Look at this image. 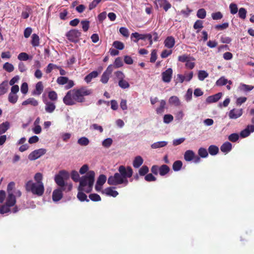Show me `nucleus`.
<instances>
[{
  "mask_svg": "<svg viewBox=\"0 0 254 254\" xmlns=\"http://www.w3.org/2000/svg\"><path fill=\"white\" fill-rule=\"evenodd\" d=\"M92 91L85 86L68 91L63 98L64 103L67 106H72L76 102L83 103L85 101V96L91 94Z\"/></svg>",
  "mask_w": 254,
  "mask_h": 254,
  "instance_id": "nucleus-1",
  "label": "nucleus"
},
{
  "mask_svg": "<svg viewBox=\"0 0 254 254\" xmlns=\"http://www.w3.org/2000/svg\"><path fill=\"white\" fill-rule=\"evenodd\" d=\"M95 173L93 171H89L86 175L82 176L79 180V186L78 190H84L87 193H89L92 189L94 182Z\"/></svg>",
  "mask_w": 254,
  "mask_h": 254,
  "instance_id": "nucleus-2",
  "label": "nucleus"
},
{
  "mask_svg": "<svg viewBox=\"0 0 254 254\" xmlns=\"http://www.w3.org/2000/svg\"><path fill=\"white\" fill-rule=\"evenodd\" d=\"M16 196L13 193H8L4 204L0 207V213L2 214L7 213H16L19 211L18 206L16 205Z\"/></svg>",
  "mask_w": 254,
  "mask_h": 254,
  "instance_id": "nucleus-3",
  "label": "nucleus"
},
{
  "mask_svg": "<svg viewBox=\"0 0 254 254\" xmlns=\"http://www.w3.org/2000/svg\"><path fill=\"white\" fill-rule=\"evenodd\" d=\"M69 176L68 173L65 170L60 171L59 174L55 177V181L56 184L61 187L60 189L64 190L69 191L72 189V185H67L65 184L64 178H67Z\"/></svg>",
  "mask_w": 254,
  "mask_h": 254,
  "instance_id": "nucleus-4",
  "label": "nucleus"
},
{
  "mask_svg": "<svg viewBox=\"0 0 254 254\" xmlns=\"http://www.w3.org/2000/svg\"><path fill=\"white\" fill-rule=\"evenodd\" d=\"M25 189L26 191H31L33 194L38 196L42 195L45 190L43 184H38L32 181H29L26 183Z\"/></svg>",
  "mask_w": 254,
  "mask_h": 254,
  "instance_id": "nucleus-5",
  "label": "nucleus"
},
{
  "mask_svg": "<svg viewBox=\"0 0 254 254\" xmlns=\"http://www.w3.org/2000/svg\"><path fill=\"white\" fill-rule=\"evenodd\" d=\"M119 173L120 174V176L124 179L126 182V185L128 184V178H130L133 174V170L130 166L126 167L123 165H121L119 167L118 169Z\"/></svg>",
  "mask_w": 254,
  "mask_h": 254,
  "instance_id": "nucleus-6",
  "label": "nucleus"
},
{
  "mask_svg": "<svg viewBox=\"0 0 254 254\" xmlns=\"http://www.w3.org/2000/svg\"><path fill=\"white\" fill-rule=\"evenodd\" d=\"M108 184L111 186H117L119 185L125 184L126 185V182L120 176L119 173H116L113 176H111L108 178L107 181Z\"/></svg>",
  "mask_w": 254,
  "mask_h": 254,
  "instance_id": "nucleus-7",
  "label": "nucleus"
},
{
  "mask_svg": "<svg viewBox=\"0 0 254 254\" xmlns=\"http://www.w3.org/2000/svg\"><path fill=\"white\" fill-rule=\"evenodd\" d=\"M81 35V32L77 29H71L66 33L67 39L71 42L76 43L78 42L79 38Z\"/></svg>",
  "mask_w": 254,
  "mask_h": 254,
  "instance_id": "nucleus-8",
  "label": "nucleus"
},
{
  "mask_svg": "<svg viewBox=\"0 0 254 254\" xmlns=\"http://www.w3.org/2000/svg\"><path fill=\"white\" fill-rule=\"evenodd\" d=\"M46 153V150L44 148L35 150L28 155V159L31 161L35 160L44 155Z\"/></svg>",
  "mask_w": 254,
  "mask_h": 254,
  "instance_id": "nucleus-9",
  "label": "nucleus"
},
{
  "mask_svg": "<svg viewBox=\"0 0 254 254\" xmlns=\"http://www.w3.org/2000/svg\"><path fill=\"white\" fill-rule=\"evenodd\" d=\"M154 4L156 5V8L158 7L163 8L165 11L168 10L171 7V4L167 0H155Z\"/></svg>",
  "mask_w": 254,
  "mask_h": 254,
  "instance_id": "nucleus-10",
  "label": "nucleus"
},
{
  "mask_svg": "<svg viewBox=\"0 0 254 254\" xmlns=\"http://www.w3.org/2000/svg\"><path fill=\"white\" fill-rule=\"evenodd\" d=\"M243 113L242 109H233L231 110L228 114L230 119H237L240 117Z\"/></svg>",
  "mask_w": 254,
  "mask_h": 254,
  "instance_id": "nucleus-11",
  "label": "nucleus"
},
{
  "mask_svg": "<svg viewBox=\"0 0 254 254\" xmlns=\"http://www.w3.org/2000/svg\"><path fill=\"white\" fill-rule=\"evenodd\" d=\"M173 74V70L169 68L162 73V79L164 82L169 83L171 81Z\"/></svg>",
  "mask_w": 254,
  "mask_h": 254,
  "instance_id": "nucleus-12",
  "label": "nucleus"
},
{
  "mask_svg": "<svg viewBox=\"0 0 254 254\" xmlns=\"http://www.w3.org/2000/svg\"><path fill=\"white\" fill-rule=\"evenodd\" d=\"M63 191L64 190L62 189H57L53 191L52 199L54 202H57L62 198L63 196Z\"/></svg>",
  "mask_w": 254,
  "mask_h": 254,
  "instance_id": "nucleus-13",
  "label": "nucleus"
},
{
  "mask_svg": "<svg viewBox=\"0 0 254 254\" xmlns=\"http://www.w3.org/2000/svg\"><path fill=\"white\" fill-rule=\"evenodd\" d=\"M164 46L167 48H172L175 44V39L172 36L167 37L164 42Z\"/></svg>",
  "mask_w": 254,
  "mask_h": 254,
  "instance_id": "nucleus-14",
  "label": "nucleus"
},
{
  "mask_svg": "<svg viewBox=\"0 0 254 254\" xmlns=\"http://www.w3.org/2000/svg\"><path fill=\"white\" fill-rule=\"evenodd\" d=\"M45 104V110L47 113H52L55 110L56 105L53 102L47 101L44 102Z\"/></svg>",
  "mask_w": 254,
  "mask_h": 254,
  "instance_id": "nucleus-15",
  "label": "nucleus"
},
{
  "mask_svg": "<svg viewBox=\"0 0 254 254\" xmlns=\"http://www.w3.org/2000/svg\"><path fill=\"white\" fill-rule=\"evenodd\" d=\"M44 90V86L42 81H39L35 86V89L33 91L32 95H40Z\"/></svg>",
  "mask_w": 254,
  "mask_h": 254,
  "instance_id": "nucleus-16",
  "label": "nucleus"
},
{
  "mask_svg": "<svg viewBox=\"0 0 254 254\" xmlns=\"http://www.w3.org/2000/svg\"><path fill=\"white\" fill-rule=\"evenodd\" d=\"M9 88L8 81L4 80L0 84V96L4 95L8 91Z\"/></svg>",
  "mask_w": 254,
  "mask_h": 254,
  "instance_id": "nucleus-17",
  "label": "nucleus"
},
{
  "mask_svg": "<svg viewBox=\"0 0 254 254\" xmlns=\"http://www.w3.org/2000/svg\"><path fill=\"white\" fill-rule=\"evenodd\" d=\"M222 93H218L215 95L210 96L206 99V101L208 103H214L218 101L221 97Z\"/></svg>",
  "mask_w": 254,
  "mask_h": 254,
  "instance_id": "nucleus-18",
  "label": "nucleus"
},
{
  "mask_svg": "<svg viewBox=\"0 0 254 254\" xmlns=\"http://www.w3.org/2000/svg\"><path fill=\"white\" fill-rule=\"evenodd\" d=\"M195 157V153L192 150H188L185 152L184 159L186 161H190Z\"/></svg>",
  "mask_w": 254,
  "mask_h": 254,
  "instance_id": "nucleus-19",
  "label": "nucleus"
},
{
  "mask_svg": "<svg viewBox=\"0 0 254 254\" xmlns=\"http://www.w3.org/2000/svg\"><path fill=\"white\" fill-rule=\"evenodd\" d=\"M114 189L115 188L112 187L107 188L104 190V192L107 195L112 196L114 197H116L119 193L117 191L114 190Z\"/></svg>",
  "mask_w": 254,
  "mask_h": 254,
  "instance_id": "nucleus-20",
  "label": "nucleus"
},
{
  "mask_svg": "<svg viewBox=\"0 0 254 254\" xmlns=\"http://www.w3.org/2000/svg\"><path fill=\"white\" fill-rule=\"evenodd\" d=\"M143 163V159L140 156L134 158L132 165L134 168H138Z\"/></svg>",
  "mask_w": 254,
  "mask_h": 254,
  "instance_id": "nucleus-21",
  "label": "nucleus"
},
{
  "mask_svg": "<svg viewBox=\"0 0 254 254\" xmlns=\"http://www.w3.org/2000/svg\"><path fill=\"white\" fill-rule=\"evenodd\" d=\"M232 149V144L229 142H225L220 147V150L224 153H228Z\"/></svg>",
  "mask_w": 254,
  "mask_h": 254,
  "instance_id": "nucleus-22",
  "label": "nucleus"
},
{
  "mask_svg": "<svg viewBox=\"0 0 254 254\" xmlns=\"http://www.w3.org/2000/svg\"><path fill=\"white\" fill-rule=\"evenodd\" d=\"M170 170L167 165H162L159 167V173L160 175L163 176L167 174Z\"/></svg>",
  "mask_w": 254,
  "mask_h": 254,
  "instance_id": "nucleus-23",
  "label": "nucleus"
},
{
  "mask_svg": "<svg viewBox=\"0 0 254 254\" xmlns=\"http://www.w3.org/2000/svg\"><path fill=\"white\" fill-rule=\"evenodd\" d=\"M98 75V72L97 71H93L87 75L85 77L84 80L87 83H89L93 78L97 77Z\"/></svg>",
  "mask_w": 254,
  "mask_h": 254,
  "instance_id": "nucleus-24",
  "label": "nucleus"
},
{
  "mask_svg": "<svg viewBox=\"0 0 254 254\" xmlns=\"http://www.w3.org/2000/svg\"><path fill=\"white\" fill-rule=\"evenodd\" d=\"M169 103L175 106H179L181 104L179 98L176 96H171L169 99Z\"/></svg>",
  "mask_w": 254,
  "mask_h": 254,
  "instance_id": "nucleus-25",
  "label": "nucleus"
},
{
  "mask_svg": "<svg viewBox=\"0 0 254 254\" xmlns=\"http://www.w3.org/2000/svg\"><path fill=\"white\" fill-rule=\"evenodd\" d=\"M227 83L229 84H232V82L231 80L228 81L227 79L225 78L224 77H220L218 80L216 82V85L217 86H223L225 85Z\"/></svg>",
  "mask_w": 254,
  "mask_h": 254,
  "instance_id": "nucleus-26",
  "label": "nucleus"
},
{
  "mask_svg": "<svg viewBox=\"0 0 254 254\" xmlns=\"http://www.w3.org/2000/svg\"><path fill=\"white\" fill-rule=\"evenodd\" d=\"M168 144V142L165 141H158L153 143L151 147L153 149H157L166 146Z\"/></svg>",
  "mask_w": 254,
  "mask_h": 254,
  "instance_id": "nucleus-27",
  "label": "nucleus"
},
{
  "mask_svg": "<svg viewBox=\"0 0 254 254\" xmlns=\"http://www.w3.org/2000/svg\"><path fill=\"white\" fill-rule=\"evenodd\" d=\"M30 104L33 106H37L38 105V101L33 98H30L26 100L23 101L22 103V105H27Z\"/></svg>",
  "mask_w": 254,
  "mask_h": 254,
  "instance_id": "nucleus-28",
  "label": "nucleus"
},
{
  "mask_svg": "<svg viewBox=\"0 0 254 254\" xmlns=\"http://www.w3.org/2000/svg\"><path fill=\"white\" fill-rule=\"evenodd\" d=\"M254 87L252 85H247L244 83H241L239 86V89L244 92H249L252 90Z\"/></svg>",
  "mask_w": 254,
  "mask_h": 254,
  "instance_id": "nucleus-29",
  "label": "nucleus"
},
{
  "mask_svg": "<svg viewBox=\"0 0 254 254\" xmlns=\"http://www.w3.org/2000/svg\"><path fill=\"white\" fill-rule=\"evenodd\" d=\"M39 37L36 34H33L32 35L31 44L34 47H38L39 45Z\"/></svg>",
  "mask_w": 254,
  "mask_h": 254,
  "instance_id": "nucleus-30",
  "label": "nucleus"
},
{
  "mask_svg": "<svg viewBox=\"0 0 254 254\" xmlns=\"http://www.w3.org/2000/svg\"><path fill=\"white\" fill-rule=\"evenodd\" d=\"M9 127L8 122H4L0 125V135L5 132Z\"/></svg>",
  "mask_w": 254,
  "mask_h": 254,
  "instance_id": "nucleus-31",
  "label": "nucleus"
},
{
  "mask_svg": "<svg viewBox=\"0 0 254 254\" xmlns=\"http://www.w3.org/2000/svg\"><path fill=\"white\" fill-rule=\"evenodd\" d=\"M182 166V162L180 160H177L174 162L172 168L174 171H179L181 169Z\"/></svg>",
  "mask_w": 254,
  "mask_h": 254,
  "instance_id": "nucleus-32",
  "label": "nucleus"
},
{
  "mask_svg": "<svg viewBox=\"0 0 254 254\" xmlns=\"http://www.w3.org/2000/svg\"><path fill=\"white\" fill-rule=\"evenodd\" d=\"M77 197L81 201H89V200L87 197V195L83 192V191L78 190V192L77 195Z\"/></svg>",
  "mask_w": 254,
  "mask_h": 254,
  "instance_id": "nucleus-33",
  "label": "nucleus"
},
{
  "mask_svg": "<svg viewBox=\"0 0 254 254\" xmlns=\"http://www.w3.org/2000/svg\"><path fill=\"white\" fill-rule=\"evenodd\" d=\"M208 150L210 155H215L218 153L219 148L215 145H211L208 147Z\"/></svg>",
  "mask_w": 254,
  "mask_h": 254,
  "instance_id": "nucleus-34",
  "label": "nucleus"
},
{
  "mask_svg": "<svg viewBox=\"0 0 254 254\" xmlns=\"http://www.w3.org/2000/svg\"><path fill=\"white\" fill-rule=\"evenodd\" d=\"M17 58L20 61H26L29 59H32V57H29L26 53L22 52L18 55Z\"/></svg>",
  "mask_w": 254,
  "mask_h": 254,
  "instance_id": "nucleus-35",
  "label": "nucleus"
},
{
  "mask_svg": "<svg viewBox=\"0 0 254 254\" xmlns=\"http://www.w3.org/2000/svg\"><path fill=\"white\" fill-rule=\"evenodd\" d=\"M18 98V97L16 94L10 93L8 96V100L10 103L15 104L17 101Z\"/></svg>",
  "mask_w": 254,
  "mask_h": 254,
  "instance_id": "nucleus-36",
  "label": "nucleus"
},
{
  "mask_svg": "<svg viewBox=\"0 0 254 254\" xmlns=\"http://www.w3.org/2000/svg\"><path fill=\"white\" fill-rule=\"evenodd\" d=\"M3 68L8 72H11L14 70V67L12 64L6 62L3 65Z\"/></svg>",
  "mask_w": 254,
  "mask_h": 254,
  "instance_id": "nucleus-37",
  "label": "nucleus"
},
{
  "mask_svg": "<svg viewBox=\"0 0 254 254\" xmlns=\"http://www.w3.org/2000/svg\"><path fill=\"white\" fill-rule=\"evenodd\" d=\"M190 59L193 60V57H191L190 55H186V54H185V55H183L182 56H180L178 57V61L181 62H182V63H185V62L186 63Z\"/></svg>",
  "mask_w": 254,
  "mask_h": 254,
  "instance_id": "nucleus-38",
  "label": "nucleus"
},
{
  "mask_svg": "<svg viewBox=\"0 0 254 254\" xmlns=\"http://www.w3.org/2000/svg\"><path fill=\"white\" fill-rule=\"evenodd\" d=\"M106 180L107 178L105 175H100L98 178L96 184L97 185L102 186L105 184V183L106 181Z\"/></svg>",
  "mask_w": 254,
  "mask_h": 254,
  "instance_id": "nucleus-39",
  "label": "nucleus"
},
{
  "mask_svg": "<svg viewBox=\"0 0 254 254\" xmlns=\"http://www.w3.org/2000/svg\"><path fill=\"white\" fill-rule=\"evenodd\" d=\"M196 16L198 18L200 19H204L206 16V11L204 8L199 9L196 13Z\"/></svg>",
  "mask_w": 254,
  "mask_h": 254,
  "instance_id": "nucleus-40",
  "label": "nucleus"
},
{
  "mask_svg": "<svg viewBox=\"0 0 254 254\" xmlns=\"http://www.w3.org/2000/svg\"><path fill=\"white\" fill-rule=\"evenodd\" d=\"M198 154L201 158H206L208 155L207 150L203 147H200L199 148L198 150Z\"/></svg>",
  "mask_w": 254,
  "mask_h": 254,
  "instance_id": "nucleus-41",
  "label": "nucleus"
},
{
  "mask_svg": "<svg viewBox=\"0 0 254 254\" xmlns=\"http://www.w3.org/2000/svg\"><path fill=\"white\" fill-rule=\"evenodd\" d=\"M208 76V74L205 70H199L198 72V78L200 81L204 80V79Z\"/></svg>",
  "mask_w": 254,
  "mask_h": 254,
  "instance_id": "nucleus-42",
  "label": "nucleus"
},
{
  "mask_svg": "<svg viewBox=\"0 0 254 254\" xmlns=\"http://www.w3.org/2000/svg\"><path fill=\"white\" fill-rule=\"evenodd\" d=\"M77 143L81 146H86L89 143V140L86 137H82L78 139Z\"/></svg>",
  "mask_w": 254,
  "mask_h": 254,
  "instance_id": "nucleus-43",
  "label": "nucleus"
},
{
  "mask_svg": "<svg viewBox=\"0 0 254 254\" xmlns=\"http://www.w3.org/2000/svg\"><path fill=\"white\" fill-rule=\"evenodd\" d=\"M119 86L122 89H127L129 87V84L127 81L122 79V80H119Z\"/></svg>",
  "mask_w": 254,
  "mask_h": 254,
  "instance_id": "nucleus-44",
  "label": "nucleus"
},
{
  "mask_svg": "<svg viewBox=\"0 0 254 254\" xmlns=\"http://www.w3.org/2000/svg\"><path fill=\"white\" fill-rule=\"evenodd\" d=\"M203 27V22L200 20H197L193 25V28L194 29H198L196 32L197 33L199 32Z\"/></svg>",
  "mask_w": 254,
  "mask_h": 254,
  "instance_id": "nucleus-45",
  "label": "nucleus"
},
{
  "mask_svg": "<svg viewBox=\"0 0 254 254\" xmlns=\"http://www.w3.org/2000/svg\"><path fill=\"white\" fill-rule=\"evenodd\" d=\"M149 172V168L148 167L144 165L142 166L138 171L139 175L141 176H145Z\"/></svg>",
  "mask_w": 254,
  "mask_h": 254,
  "instance_id": "nucleus-46",
  "label": "nucleus"
},
{
  "mask_svg": "<svg viewBox=\"0 0 254 254\" xmlns=\"http://www.w3.org/2000/svg\"><path fill=\"white\" fill-rule=\"evenodd\" d=\"M31 11V9L29 6H26L25 8V10L23 11L21 13V17L23 19H27L29 16V13Z\"/></svg>",
  "mask_w": 254,
  "mask_h": 254,
  "instance_id": "nucleus-47",
  "label": "nucleus"
},
{
  "mask_svg": "<svg viewBox=\"0 0 254 254\" xmlns=\"http://www.w3.org/2000/svg\"><path fill=\"white\" fill-rule=\"evenodd\" d=\"M166 105V102L164 100L160 101V106L156 109V112L157 114H161L163 112L165 106Z\"/></svg>",
  "mask_w": 254,
  "mask_h": 254,
  "instance_id": "nucleus-48",
  "label": "nucleus"
},
{
  "mask_svg": "<svg viewBox=\"0 0 254 254\" xmlns=\"http://www.w3.org/2000/svg\"><path fill=\"white\" fill-rule=\"evenodd\" d=\"M113 46L117 49L122 50L124 49V44L122 42L115 41L113 42Z\"/></svg>",
  "mask_w": 254,
  "mask_h": 254,
  "instance_id": "nucleus-49",
  "label": "nucleus"
},
{
  "mask_svg": "<svg viewBox=\"0 0 254 254\" xmlns=\"http://www.w3.org/2000/svg\"><path fill=\"white\" fill-rule=\"evenodd\" d=\"M68 78L65 76H60L57 78V82L60 85H64L67 83Z\"/></svg>",
  "mask_w": 254,
  "mask_h": 254,
  "instance_id": "nucleus-50",
  "label": "nucleus"
},
{
  "mask_svg": "<svg viewBox=\"0 0 254 254\" xmlns=\"http://www.w3.org/2000/svg\"><path fill=\"white\" fill-rule=\"evenodd\" d=\"M194 61H195V59L194 58H193V60L190 59L189 60H188V62H187L186 63L185 65H186V68L190 69H193L195 66V63L194 62Z\"/></svg>",
  "mask_w": 254,
  "mask_h": 254,
  "instance_id": "nucleus-51",
  "label": "nucleus"
},
{
  "mask_svg": "<svg viewBox=\"0 0 254 254\" xmlns=\"http://www.w3.org/2000/svg\"><path fill=\"white\" fill-rule=\"evenodd\" d=\"M247 11L244 7H241L239 10V16L242 19H245L246 17Z\"/></svg>",
  "mask_w": 254,
  "mask_h": 254,
  "instance_id": "nucleus-52",
  "label": "nucleus"
},
{
  "mask_svg": "<svg viewBox=\"0 0 254 254\" xmlns=\"http://www.w3.org/2000/svg\"><path fill=\"white\" fill-rule=\"evenodd\" d=\"M49 98L53 101H56L58 99V95L55 91H51L48 93Z\"/></svg>",
  "mask_w": 254,
  "mask_h": 254,
  "instance_id": "nucleus-53",
  "label": "nucleus"
},
{
  "mask_svg": "<svg viewBox=\"0 0 254 254\" xmlns=\"http://www.w3.org/2000/svg\"><path fill=\"white\" fill-rule=\"evenodd\" d=\"M43 175L41 173H37L34 176V180L38 184H43L42 183Z\"/></svg>",
  "mask_w": 254,
  "mask_h": 254,
  "instance_id": "nucleus-54",
  "label": "nucleus"
},
{
  "mask_svg": "<svg viewBox=\"0 0 254 254\" xmlns=\"http://www.w3.org/2000/svg\"><path fill=\"white\" fill-rule=\"evenodd\" d=\"M229 27V23L225 22L222 24H217L215 26V28L218 30H223Z\"/></svg>",
  "mask_w": 254,
  "mask_h": 254,
  "instance_id": "nucleus-55",
  "label": "nucleus"
},
{
  "mask_svg": "<svg viewBox=\"0 0 254 254\" xmlns=\"http://www.w3.org/2000/svg\"><path fill=\"white\" fill-rule=\"evenodd\" d=\"M89 197L93 201H99L101 200L100 196L97 193H91Z\"/></svg>",
  "mask_w": 254,
  "mask_h": 254,
  "instance_id": "nucleus-56",
  "label": "nucleus"
},
{
  "mask_svg": "<svg viewBox=\"0 0 254 254\" xmlns=\"http://www.w3.org/2000/svg\"><path fill=\"white\" fill-rule=\"evenodd\" d=\"M71 178L75 182H79L80 180L79 175L76 171H72L71 172Z\"/></svg>",
  "mask_w": 254,
  "mask_h": 254,
  "instance_id": "nucleus-57",
  "label": "nucleus"
},
{
  "mask_svg": "<svg viewBox=\"0 0 254 254\" xmlns=\"http://www.w3.org/2000/svg\"><path fill=\"white\" fill-rule=\"evenodd\" d=\"M120 33L124 37L127 38L129 36V31L128 30L124 27H122L120 28L119 30Z\"/></svg>",
  "mask_w": 254,
  "mask_h": 254,
  "instance_id": "nucleus-58",
  "label": "nucleus"
},
{
  "mask_svg": "<svg viewBox=\"0 0 254 254\" xmlns=\"http://www.w3.org/2000/svg\"><path fill=\"white\" fill-rule=\"evenodd\" d=\"M110 75L106 73V72H103L101 76L100 81L103 83L106 84L108 82Z\"/></svg>",
  "mask_w": 254,
  "mask_h": 254,
  "instance_id": "nucleus-59",
  "label": "nucleus"
},
{
  "mask_svg": "<svg viewBox=\"0 0 254 254\" xmlns=\"http://www.w3.org/2000/svg\"><path fill=\"white\" fill-rule=\"evenodd\" d=\"M239 134L236 133H234L231 134L229 136L228 139L233 142H235L239 139Z\"/></svg>",
  "mask_w": 254,
  "mask_h": 254,
  "instance_id": "nucleus-60",
  "label": "nucleus"
},
{
  "mask_svg": "<svg viewBox=\"0 0 254 254\" xmlns=\"http://www.w3.org/2000/svg\"><path fill=\"white\" fill-rule=\"evenodd\" d=\"M211 17L213 20H219L222 18L223 14L220 11H218L216 12L212 13L211 14Z\"/></svg>",
  "mask_w": 254,
  "mask_h": 254,
  "instance_id": "nucleus-61",
  "label": "nucleus"
},
{
  "mask_svg": "<svg viewBox=\"0 0 254 254\" xmlns=\"http://www.w3.org/2000/svg\"><path fill=\"white\" fill-rule=\"evenodd\" d=\"M229 8L230 12L232 14H235L238 12V7L236 4L232 3L230 4Z\"/></svg>",
  "mask_w": 254,
  "mask_h": 254,
  "instance_id": "nucleus-62",
  "label": "nucleus"
},
{
  "mask_svg": "<svg viewBox=\"0 0 254 254\" xmlns=\"http://www.w3.org/2000/svg\"><path fill=\"white\" fill-rule=\"evenodd\" d=\"M102 0H93L89 4V10H91L95 8Z\"/></svg>",
  "mask_w": 254,
  "mask_h": 254,
  "instance_id": "nucleus-63",
  "label": "nucleus"
},
{
  "mask_svg": "<svg viewBox=\"0 0 254 254\" xmlns=\"http://www.w3.org/2000/svg\"><path fill=\"white\" fill-rule=\"evenodd\" d=\"M113 140L111 138H108L103 140L102 145L105 147H109L112 144Z\"/></svg>",
  "mask_w": 254,
  "mask_h": 254,
  "instance_id": "nucleus-64",
  "label": "nucleus"
}]
</instances>
